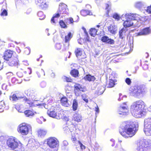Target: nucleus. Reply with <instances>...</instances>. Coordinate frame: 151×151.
<instances>
[{
	"instance_id": "f257e3e1",
	"label": "nucleus",
	"mask_w": 151,
	"mask_h": 151,
	"mask_svg": "<svg viewBox=\"0 0 151 151\" xmlns=\"http://www.w3.org/2000/svg\"><path fill=\"white\" fill-rule=\"evenodd\" d=\"M120 134L126 138H131L136 132L135 125L133 122L126 121L123 122L120 126Z\"/></svg>"
},
{
	"instance_id": "f03ea898",
	"label": "nucleus",
	"mask_w": 151,
	"mask_h": 151,
	"mask_svg": "<svg viewBox=\"0 0 151 151\" xmlns=\"http://www.w3.org/2000/svg\"><path fill=\"white\" fill-rule=\"evenodd\" d=\"M145 104L142 100H139L134 102L131 106V112L132 115L136 118H140L145 114L143 111Z\"/></svg>"
},
{
	"instance_id": "7ed1b4c3",
	"label": "nucleus",
	"mask_w": 151,
	"mask_h": 151,
	"mask_svg": "<svg viewBox=\"0 0 151 151\" xmlns=\"http://www.w3.org/2000/svg\"><path fill=\"white\" fill-rule=\"evenodd\" d=\"M6 144L9 148L17 151H22L24 150L23 145L18 139L13 137H11L7 140Z\"/></svg>"
},
{
	"instance_id": "20e7f679",
	"label": "nucleus",
	"mask_w": 151,
	"mask_h": 151,
	"mask_svg": "<svg viewBox=\"0 0 151 151\" xmlns=\"http://www.w3.org/2000/svg\"><path fill=\"white\" fill-rule=\"evenodd\" d=\"M145 90L142 85L132 86L129 89V93L131 96L138 98L144 94Z\"/></svg>"
},
{
	"instance_id": "39448f33",
	"label": "nucleus",
	"mask_w": 151,
	"mask_h": 151,
	"mask_svg": "<svg viewBox=\"0 0 151 151\" xmlns=\"http://www.w3.org/2000/svg\"><path fill=\"white\" fill-rule=\"evenodd\" d=\"M151 146V140H143L139 141L137 148V151H150Z\"/></svg>"
},
{
	"instance_id": "423d86ee",
	"label": "nucleus",
	"mask_w": 151,
	"mask_h": 151,
	"mask_svg": "<svg viewBox=\"0 0 151 151\" xmlns=\"http://www.w3.org/2000/svg\"><path fill=\"white\" fill-rule=\"evenodd\" d=\"M47 144L50 148L57 149V151L59 145V142L56 138L51 137L47 139Z\"/></svg>"
},
{
	"instance_id": "0eeeda50",
	"label": "nucleus",
	"mask_w": 151,
	"mask_h": 151,
	"mask_svg": "<svg viewBox=\"0 0 151 151\" xmlns=\"http://www.w3.org/2000/svg\"><path fill=\"white\" fill-rule=\"evenodd\" d=\"M126 19L131 20H137L140 23H143L144 21V17H141L139 15L136 14H126L125 15Z\"/></svg>"
},
{
	"instance_id": "6e6552de",
	"label": "nucleus",
	"mask_w": 151,
	"mask_h": 151,
	"mask_svg": "<svg viewBox=\"0 0 151 151\" xmlns=\"http://www.w3.org/2000/svg\"><path fill=\"white\" fill-rule=\"evenodd\" d=\"M73 36V34L71 32H69L64 37L63 35H61L62 38H64L63 42V47L65 50L69 48L70 42Z\"/></svg>"
},
{
	"instance_id": "1a4fd4ad",
	"label": "nucleus",
	"mask_w": 151,
	"mask_h": 151,
	"mask_svg": "<svg viewBox=\"0 0 151 151\" xmlns=\"http://www.w3.org/2000/svg\"><path fill=\"white\" fill-rule=\"evenodd\" d=\"M144 131L146 135H151V118L145 119Z\"/></svg>"
},
{
	"instance_id": "9d476101",
	"label": "nucleus",
	"mask_w": 151,
	"mask_h": 151,
	"mask_svg": "<svg viewBox=\"0 0 151 151\" xmlns=\"http://www.w3.org/2000/svg\"><path fill=\"white\" fill-rule=\"evenodd\" d=\"M29 129L28 125L25 123L20 124L17 128L18 132L23 135H27L28 134Z\"/></svg>"
},
{
	"instance_id": "9b49d317",
	"label": "nucleus",
	"mask_w": 151,
	"mask_h": 151,
	"mask_svg": "<svg viewBox=\"0 0 151 151\" xmlns=\"http://www.w3.org/2000/svg\"><path fill=\"white\" fill-rule=\"evenodd\" d=\"M129 110L126 103H124L119 107L118 114L120 117H124L128 114Z\"/></svg>"
},
{
	"instance_id": "f8f14e48",
	"label": "nucleus",
	"mask_w": 151,
	"mask_h": 151,
	"mask_svg": "<svg viewBox=\"0 0 151 151\" xmlns=\"http://www.w3.org/2000/svg\"><path fill=\"white\" fill-rule=\"evenodd\" d=\"M74 53L76 57L79 60H82L86 58V55L82 49L80 48L76 49Z\"/></svg>"
},
{
	"instance_id": "ddd939ff",
	"label": "nucleus",
	"mask_w": 151,
	"mask_h": 151,
	"mask_svg": "<svg viewBox=\"0 0 151 151\" xmlns=\"http://www.w3.org/2000/svg\"><path fill=\"white\" fill-rule=\"evenodd\" d=\"M58 107H55L54 106H52L49 110H48L47 112V114L48 115L56 119L57 116L56 113L59 110L58 109H57Z\"/></svg>"
},
{
	"instance_id": "4468645a",
	"label": "nucleus",
	"mask_w": 151,
	"mask_h": 151,
	"mask_svg": "<svg viewBox=\"0 0 151 151\" xmlns=\"http://www.w3.org/2000/svg\"><path fill=\"white\" fill-rule=\"evenodd\" d=\"M74 87V91L75 94L77 96H78L81 93V91L85 92V89L83 86L78 83H76Z\"/></svg>"
},
{
	"instance_id": "2eb2a0df",
	"label": "nucleus",
	"mask_w": 151,
	"mask_h": 151,
	"mask_svg": "<svg viewBox=\"0 0 151 151\" xmlns=\"http://www.w3.org/2000/svg\"><path fill=\"white\" fill-rule=\"evenodd\" d=\"M13 54V52L10 50H7L4 53L3 56L4 59L6 61H8L11 58Z\"/></svg>"
},
{
	"instance_id": "dca6fc26",
	"label": "nucleus",
	"mask_w": 151,
	"mask_h": 151,
	"mask_svg": "<svg viewBox=\"0 0 151 151\" xmlns=\"http://www.w3.org/2000/svg\"><path fill=\"white\" fill-rule=\"evenodd\" d=\"M59 12L60 14H68V9L67 6L65 4H61L59 6Z\"/></svg>"
},
{
	"instance_id": "f3484780",
	"label": "nucleus",
	"mask_w": 151,
	"mask_h": 151,
	"mask_svg": "<svg viewBox=\"0 0 151 151\" xmlns=\"http://www.w3.org/2000/svg\"><path fill=\"white\" fill-rule=\"evenodd\" d=\"M101 40L102 42L110 45H113L115 43V41L114 40L109 38L108 36H106L102 37Z\"/></svg>"
},
{
	"instance_id": "a211bd4d",
	"label": "nucleus",
	"mask_w": 151,
	"mask_h": 151,
	"mask_svg": "<svg viewBox=\"0 0 151 151\" xmlns=\"http://www.w3.org/2000/svg\"><path fill=\"white\" fill-rule=\"evenodd\" d=\"M150 32V30L149 27H146L141 30L137 33L138 35H147Z\"/></svg>"
},
{
	"instance_id": "6ab92c4d",
	"label": "nucleus",
	"mask_w": 151,
	"mask_h": 151,
	"mask_svg": "<svg viewBox=\"0 0 151 151\" xmlns=\"http://www.w3.org/2000/svg\"><path fill=\"white\" fill-rule=\"evenodd\" d=\"M64 113L62 109H60V111H59L58 114H57L56 119H63L66 120H68V118L64 116Z\"/></svg>"
},
{
	"instance_id": "aec40b11",
	"label": "nucleus",
	"mask_w": 151,
	"mask_h": 151,
	"mask_svg": "<svg viewBox=\"0 0 151 151\" xmlns=\"http://www.w3.org/2000/svg\"><path fill=\"white\" fill-rule=\"evenodd\" d=\"M127 31L128 29H127L124 28H122L119 32L120 37L122 39L124 38L127 35L126 32Z\"/></svg>"
},
{
	"instance_id": "412c9836",
	"label": "nucleus",
	"mask_w": 151,
	"mask_h": 151,
	"mask_svg": "<svg viewBox=\"0 0 151 151\" xmlns=\"http://www.w3.org/2000/svg\"><path fill=\"white\" fill-rule=\"evenodd\" d=\"M109 31L111 34H114L116 32V29L114 24H110L108 27Z\"/></svg>"
},
{
	"instance_id": "4be33fe9",
	"label": "nucleus",
	"mask_w": 151,
	"mask_h": 151,
	"mask_svg": "<svg viewBox=\"0 0 151 151\" xmlns=\"http://www.w3.org/2000/svg\"><path fill=\"white\" fill-rule=\"evenodd\" d=\"M76 143L78 144V145L80 147V151H90L89 150L87 147H86L85 145H83L80 141H76Z\"/></svg>"
},
{
	"instance_id": "5701e85b",
	"label": "nucleus",
	"mask_w": 151,
	"mask_h": 151,
	"mask_svg": "<svg viewBox=\"0 0 151 151\" xmlns=\"http://www.w3.org/2000/svg\"><path fill=\"white\" fill-rule=\"evenodd\" d=\"M23 100L29 105L30 107L35 106H36L38 105L37 104H35V102L37 101V100L34 101L33 102L31 101L26 97L24 98Z\"/></svg>"
},
{
	"instance_id": "b1692460",
	"label": "nucleus",
	"mask_w": 151,
	"mask_h": 151,
	"mask_svg": "<svg viewBox=\"0 0 151 151\" xmlns=\"http://www.w3.org/2000/svg\"><path fill=\"white\" fill-rule=\"evenodd\" d=\"M73 119L74 121L77 122H81L82 119V116L80 114L77 113H76L74 114Z\"/></svg>"
},
{
	"instance_id": "393cba45",
	"label": "nucleus",
	"mask_w": 151,
	"mask_h": 151,
	"mask_svg": "<svg viewBox=\"0 0 151 151\" xmlns=\"http://www.w3.org/2000/svg\"><path fill=\"white\" fill-rule=\"evenodd\" d=\"M127 20L125 21L123 23V25L125 28L129 27L133 25V22L129 19H126Z\"/></svg>"
},
{
	"instance_id": "a878e982",
	"label": "nucleus",
	"mask_w": 151,
	"mask_h": 151,
	"mask_svg": "<svg viewBox=\"0 0 151 151\" xmlns=\"http://www.w3.org/2000/svg\"><path fill=\"white\" fill-rule=\"evenodd\" d=\"M60 101L61 104L65 107H68L70 105V104L68 102V99L65 97L62 98Z\"/></svg>"
},
{
	"instance_id": "bb28decb",
	"label": "nucleus",
	"mask_w": 151,
	"mask_h": 151,
	"mask_svg": "<svg viewBox=\"0 0 151 151\" xmlns=\"http://www.w3.org/2000/svg\"><path fill=\"white\" fill-rule=\"evenodd\" d=\"M74 127L70 128L68 127H66L64 128L63 129L65 133L72 135V132L74 130Z\"/></svg>"
},
{
	"instance_id": "cd10ccee",
	"label": "nucleus",
	"mask_w": 151,
	"mask_h": 151,
	"mask_svg": "<svg viewBox=\"0 0 151 151\" xmlns=\"http://www.w3.org/2000/svg\"><path fill=\"white\" fill-rule=\"evenodd\" d=\"M24 114L27 117L33 116L36 112L29 110H26L24 111Z\"/></svg>"
},
{
	"instance_id": "c85d7f7f",
	"label": "nucleus",
	"mask_w": 151,
	"mask_h": 151,
	"mask_svg": "<svg viewBox=\"0 0 151 151\" xmlns=\"http://www.w3.org/2000/svg\"><path fill=\"white\" fill-rule=\"evenodd\" d=\"M81 15L84 17L87 15H92V13L91 12L87 10H82L80 12Z\"/></svg>"
},
{
	"instance_id": "c756f323",
	"label": "nucleus",
	"mask_w": 151,
	"mask_h": 151,
	"mask_svg": "<svg viewBox=\"0 0 151 151\" xmlns=\"http://www.w3.org/2000/svg\"><path fill=\"white\" fill-rule=\"evenodd\" d=\"M47 133V131L44 129H40L38 130V137H44Z\"/></svg>"
},
{
	"instance_id": "7c9ffc66",
	"label": "nucleus",
	"mask_w": 151,
	"mask_h": 151,
	"mask_svg": "<svg viewBox=\"0 0 151 151\" xmlns=\"http://www.w3.org/2000/svg\"><path fill=\"white\" fill-rule=\"evenodd\" d=\"M22 70H23V73L25 74H30L32 73L31 69L27 67H23Z\"/></svg>"
},
{
	"instance_id": "2f4dec72",
	"label": "nucleus",
	"mask_w": 151,
	"mask_h": 151,
	"mask_svg": "<svg viewBox=\"0 0 151 151\" xmlns=\"http://www.w3.org/2000/svg\"><path fill=\"white\" fill-rule=\"evenodd\" d=\"M98 30L95 28H91L89 30L90 35L93 37H95L97 35Z\"/></svg>"
},
{
	"instance_id": "473e14b6",
	"label": "nucleus",
	"mask_w": 151,
	"mask_h": 151,
	"mask_svg": "<svg viewBox=\"0 0 151 151\" xmlns=\"http://www.w3.org/2000/svg\"><path fill=\"white\" fill-rule=\"evenodd\" d=\"M109 81L108 84L106 85L108 88H112L113 87L115 84V82L116 81V80H110L109 79Z\"/></svg>"
},
{
	"instance_id": "72a5a7b5",
	"label": "nucleus",
	"mask_w": 151,
	"mask_h": 151,
	"mask_svg": "<svg viewBox=\"0 0 151 151\" xmlns=\"http://www.w3.org/2000/svg\"><path fill=\"white\" fill-rule=\"evenodd\" d=\"M84 78L89 81H93L95 79V78L94 76L89 74L86 75L84 77Z\"/></svg>"
},
{
	"instance_id": "f704fd0d",
	"label": "nucleus",
	"mask_w": 151,
	"mask_h": 151,
	"mask_svg": "<svg viewBox=\"0 0 151 151\" xmlns=\"http://www.w3.org/2000/svg\"><path fill=\"white\" fill-rule=\"evenodd\" d=\"M60 12H58L57 13L55 14H54L51 20V23H56L54 19V18H59L60 16Z\"/></svg>"
},
{
	"instance_id": "c9c22d12",
	"label": "nucleus",
	"mask_w": 151,
	"mask_h": 151,
	"mask_svg": "<svg viewBox=\"0 0 151 151\" xmlns=\"http://www.w3.org/2000/svg\"><path fill=\"white\" fill-rule=\"evenodd\" d=\"M70 73V74L75 77H76L78 76V72L77 70L74 69L72 70Z\"/></svg>"
},
{
	"instance_id": "e433bc0d",
	"label": "nucleus",
	"mask_w": 151,
	"mask_h": 151,
	"mask_svg": "<svg viewBox=\"0 0 151 151\" xmlns=\"http://www.w3.org/2000/svg\"><path fill=\"white\" fill-rule=\"evenodd\" d=\"M9 99L10 100H12L13 101H16L18 100L19 97L15 94H14L12 95L9 96Z\"/></svg>"
},
{
	"instance_id": "4c0bfd02",
	"label": "nucleus",
	"mask_w": 151,
	"mask_h": 151,
	"mask_svg": "<svg viewBox=\"0 0 151 151\" xmlns=\"http://www.w3.org/2000/svg\"><path fill=\"white\" fill-rule=\"evenodd\" d=\"M73 109L74 111L77 110L78 108V103L76 100H74L73 103Z\"/></svg>"
},
{
	"instance_id": "58836bf2",
	"label": "nucleus",
	"mask_w": 151,
	"mask_h": 151,
	"mask_svg": "<svg viewBox=\"0 0 151 151\" xmlns=\"http://www.w3.org/2000/svg\"><path fill=\"white\" fill-rule=\"evenodd\" d=\"M38 108H45V109H48V108L50 107V106H49L48 105L46 104H40L38 103Z\"/></svg>"
},
{
	"instance_id": "ea45409f",
	"label": "nucleus",
	"mask_w": 151,
	"mask_h": 151,
	"mask_svg": "<svg viewBox=\"0 0 151 151\" xmlns=\"http://www.w3.org/2000/svg\"><path fill=\"white\" fill-rule=\"evenodd\" d=\"M59 24L62 28H66L67 26L66 24L63 20H60L59 22Z\"/></svg>"
},
{
	"instance_id": "a19ab883",
	"label": "nucleus",
	"mask_w": 151,
	"mask_h": 151,
	"mask_svg": "<svg viewBox=\"0 0 151 151\" xmlns=\"http://www.w3.org/2000/svg\"><path fill=\"white\" fill-rule=\"evenodd\" d=\"M11 81L12 83L14 84L19 83H21V81H19L18 79L15 77L12 78Z\"/></svg>"
},
{
	"instance_id": "79ce46f5",
	"label": "nucleus",
	"mask_w": 151,
	"mask_h": 151,
	"mask_svg": "<svg viewBox=\"0 0 151 151\" xmlns=\"http://www.w3.org/2000/svg\"><path fill=\"white\" fill-rule=\"evenodd\" d=\"M65 21L67 23H68L69 24H73L74 20L73 18L70 17L66 19Z\"/></svg>"
},
{
	"instance_id": "37998d69",
	"label": "nucleus",
	"mask_w": 151,
	"mask_h": 151,
	"mask_svg": "<svg viewBox=\"0 0 151 151\" xmlns=\"http://www.w3.org/2000/svg\"><path fill=\"white\" fill-rule=\"evenodd\" d=\"M143 76L146 81L150 82L151 81V75L144 73L143 74Z\"/></svg>"
},
{
	"instance_id": "c03bdc74",
	"label": "nucleus",
	"mask_w": 151,
	"mask_h": 151,
	"mask_svg": "<svg viewBox=\"0 0 151 151\" xmlns=\"http://www.w3.org/2000/svg\"><path fill=\"white\" fill-rule=\"evenodd\" d=\"M117 76V74L114 72H113L110 75L109 79L110 80H116L115 78Z\"/></svg>"
},
{
	"instance_id": "a18cd8bd",
	"label": "nucleus",
	"mask_w": 151,
	"mask_h": 151,
	"mask_svg": "<svg viewBox=\"0 0 151 151\" xmlns=\"http://www.w3.org/2000/svg\"><path fill=\"white\" fill-rule=\"evenodd\" d=\"M23 70H22V68H21L19 70L17 73V76L20 78L24 76V73L23 72Z\"/></svg>"
},
{
	"instance_id": "49530a36",
	"label": "nucleus",
	"mask_w": 151,
	"mask_h": 151,
	"mask_svg": "<svg viewBox=\"0 0 151 151\" xmlns=\"http://www.w3.org/2000/svg\"><path fill=\"white\" fill-rule=\"evenodd\" d=\"M38 17H39V19L40 20H42L45 18V15L43 14L42 12H38Z\"/></svg>"
},
{
	"instance_id": "de8ad7c7",
	"label": "nucleus",
	"mask_w": 151,
	"mask_h": 151,
	"mask_svg": "<svg viewBox=\"0 0 151 151\" xmlns=\"http://www.w3.org/2000/svg\"><path fill=\"white\" fill-rule=\"evenodd\" d=\"M2 10V11L0 14V15L2 16H7L8 15V13L7 10L6 9H4L2 10V9L1 10V11Z\"/></svg>"
},
{
	"instance_id": "09e8293b",
	"label": "nucleus",
	"mask_w": 151,
	"mask_h": 151,
	"mask_svg": "<svg viewBox=\"0 0 151 151\" xmlns=\"http://www.w3.org/2000/svg\"><path fill=\"white\" fill-rule=\"evenodd\" d=\"M112 17L114 18L117 21L119 20L120 18V17L116 13L114 14Z\"/></svg>"
},
{
	"instance_id": "8fccbe9b",
	"label": "nucleus",
	"mask_w": 151,
	"mask_h": 151,
	"mask_svg": "<svg viewBox=\"0 0 151 151\" xmlns=\"http://www.w3.org/2000/svg\"><path fill=\"white\" fill-rule=\"evenodd\" d=\"M39 3H40L41 4L40 6L42 8L45 7V6L46 5V2L44 0H42V1H41V0H40V2Z\"/></svg>"
},
{
	"instance_id": "3c124183",
	"label": "nucleus",
	"mask_w": 151,
	"mask_h": 151,
	"mask_svg": "<svg viewBox=\"0 0 151 151\" xmlns=\"http://www.w3.org/2000/svg\"><path fill=\"white\" fill-rule=\"evenodd\" d=\"M105 9L106 10L107 14L108 15L109 12L111 10V8L109 7V5L108 4H106Z\"/></svg>"
},
{
	"instance_id": "603ef678",
	"label": "nucleus",
	"mask_w": 151,
	"mask_h": 151,
	"mask_svg": "<svg viewBox=\"0 0 151 151\" xmlns=\"http://www.w3.org/2000/svg\"><path fill=\"white\" fill-rule=\"evenodd\" d=\"M63 80L68 82H71L72 81V79L70 77L64 76L63 77Z\"/></svg>"
},
{
	"instance_id": "864d4df0",
	"label": "nucleus",
	"mask_w": 151,
	"mask_h": 151,
	"mask_svg": "<svg viewBox=\"0 0 151 151\" xmlns=\"http://www.w3.org/2000/svg\"><path fill=\"white\" fill-rule=\"evenodd\" d=\"M5 104L4 101H1L0 102V109H2L3 108L5 107Z\"/></svg>"
},
{
	"instance_id": "5fc2aeb1",
	"label": "nucleus",
	"mask_w": 151,
	"mask_h": 151,
	"mask_svg": "<svg viewBox=\"0 0 151 151\" xmlns=\"http://www.w3.org/2000/svg\"><path fill=\"white\" fill-rule=\"evenodd\" d=\"M55 48L57 50H60L61 48V45L60 43H56L55 45Z\"/></svg>"
},
{
	"instance_id": "6e6d98bb",
	"label": "nucleus",
	"mask_w": 151,
	"mask_h": 151,
	"mask_svg": "<svg viewBox=\"0 0 151 151\" xmlns=\"http://www.w3.org/2000/svg\"><path fill=\"white\" fill-rule=\"evenodd\" d=\"M141 63V65H149L148 62L147 61H143L142 62H141V61H139L138 62Z\"/></svg>"
},
{
	"instance_id": "4d7b16f0",
	"label": "nucleus",
	"mask_w": 151,
	"mask_h": 151,
	"mask_svg": "<svg viewBox=\"0 0 151 151\" xmlns=\"http://www.w3.org/2000/svg\"><path fill=\"white\" fill-rule=\"evenodd\" d=\"M13 75V73L12 72H9L6 74V77L8 78H10Z\"/></svg>"
},
{
	"instance_id": "13d9d810",
	"label": "nucleus",
	"mask_w": 151,
	"mask_h": 151,
	"mask_svg": "<svg viewBox=\"0 0 151 151\" xmlns=\"http://www.w3.org/2000/svg\"><path fill=\"white\" fill-rule=\"evenodd\" d=\"M68 143L66 140H64L63 142L62 147H65L67 146L68 145Z\"/></svg>"
},
{
	"instance_id": "bf43d9fd",
	"label": "nucleus",
	"mask_w": 151,
	"mask_h": 151,
	"mask_svg": "<svg viewBox=\"0 0 151 151\" xmlns=\"http://www.w3.org/2000/svg\"><path fill=\"white\" fill-rule=\"evenodd\" d=\"M125 81L128 85H129L131 83V81L129 78H127L125 80Z\"/></svg>"
},
{
	"instance_id": "052dcab7",
	"label": "nucleus",
	"mask_w": 151,
	"mask_h": 151,
	"mask_svg": "<svg viewBox=\"0 0 151 151\" xmlns=\"http://www.w3.org/2000/svg\"><path fill=\"white\" fill-rule=\"evenodd\" d=\"M46 85V83L45 81H42L40 83V86L42 88H44Z\"/></svg>"
},
{
	"instance_id": "680f3d73",
	"label": "nucleus",
	"mask_w": 151,
	"mask_h": 151,
	"mask_svg": "<svg viewBox=\"0 0 151 151\" xmlns=\"http://www.w3.org/2000/svg\"><path fill=\"white\" fill-rule=\"evenodd\" d=\"M146 11L149 14H151V5L147 7Z\"/></svg>"
},
{
	"instance_id": "e2e57ef3",
	"label": "nucleus",
	"mask_w": 151,
	"mask_h": 151,
	"mask_svg": "<svg viewBox=\"0 0 151 151\" xmlns=\"http://www.w3.org/2000/svg\"><path fill=\"white\" fill-rule=\"evenodd\" d=\"M22 64L24 65L27 66L29 65V63L27 61L25 60L23 61Z\"/></svg>"
},
{
	"instance_id": "0e129e2a",
	"label": "nucleus",
	"mask_w": 151,
	"mask_h": 151,
	"mask_svg": "<svg viewBox=\"0 0 151 151\" xmlns=\"http://www.w3.org/2000/svg\"><path fill=\"white\" fill-rule=\"evenodd\" d=\"M95 111H96V115L97 113L98 114L99 113V110L97 105L95 107Z\"/></svg>"
},
{
	"instance_id": "69168bd1",
	"label": "nucleus",
	"mask_w": 151,
	"mask_h": 151,
	"mask_svg": "<svg viewBox=\"0 0 151 151\" xmlns=\"http://www.w3.org/2000/svg\"><path fill=\"white\" fill-rule=\"evenodd\" d=\"M71 90V87L69 85L67 86L65 88V90Z\"/></svg>"
},
{
	"instance_id": "338daca9",
	"label": "nucleus",
	"mask_w": 151,
	"mask_h": 151,
	"mask_svg": "<svg viewBox=\"0 0 151 151\" xmlns=\"http://www.w3.org/2000/svg\"><path fill=\"white\" fill-rule=\"evenodd\" d=\"M135 70H133L132 71V72L134 73H136L137 70L139 69L138 67H136L135 68Z\"/></svg>"
},
{
	"instance_id": "774afa93",
	"label": "nucleus",
	"mask_w": 151,
	"mask_h": 151,
	"mask_svg": "<svg viewBox=\"0 0 151 151\" xmlns=\"http://www.w3.org/2000/svg\"><path fill=\"white\" fill-rule=\"evenodd\" d=\"M71 90H65L66 94L68 93V94H70L71 93Z\"/></svg>"
}]
</instances>
